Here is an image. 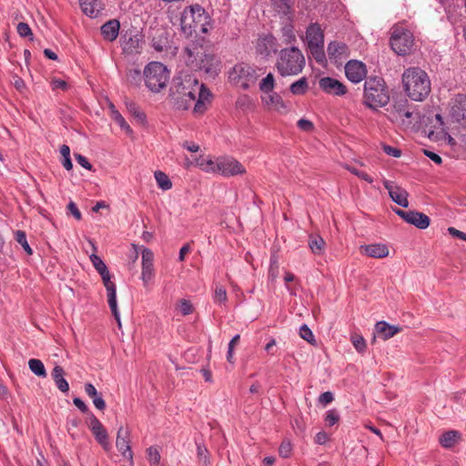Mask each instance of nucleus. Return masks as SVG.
<instances>
[{
	"label": "nucleus",
	"instance_id": "f257e3e1",
	"mask_svg": "<svg viewBox=\"0 0 466 466\" xmlns=\"http://www.w3.org/2000/svg\"><path fill=\"white\" fill-rule=\"evenodd\" d=\"M198 79L189 75L173 77L169 87V100L177 110H187L196 101Z\"/></svg>",
	"mask_w": 466,
	"mask_h": 466
},
{
	"label": "nucleus",
	"instance_id": "f03ea898",
	"mask_svg": "<svg viewBox=\"0 0 466 466\" xmlns=\"http://www.w3.org/2000/svg\"><path fill=\"white\" fill-rule=\"evenodd\" d=\"M184 58L187 66L194 71L204 72L211 77L218 75L221 60L214 54L207 53L203 46L191 43L184 48Z\"/></svg>",
	"mask_w": 466,
	"mask_h": 466
},
{
	"label": "nucleus",
	"instance_id": "7ed1b4c3",
	"mask_svg": "<svg viewBox=\"0 0 466 466\" xmlns=\"http://www.w3.org/2000/svg\"><path fill=\"white\" fill-rule=\"evenodd\" d=\"M402 83L407 96L414 101H423L431 93V80L420 67H409L402 74Z\"/></svg>",
	"mask_w": 466,
	"mask_h": 466
},
{
	"label": "nucleus",
	"instance_id": "20e7f679",
	"mask_svg": "<svg viewBox=\"0 0 466 466\" xmlns=\"http://www.w3.org/2000/svg\"><path fill=\"white\" fill-rule=\"evenodd\" d=\"M305 64L302 52L298 47L292 46L279 51L275 66L278 73L286 77L301 73Z\"/></svg>",
	"mask_w": 466,
	"mask_h": 466
},
{
	"label": "nucleus",
	"instance_id": "39448f33",
	"mask_svg": "<svg viewBox=\"0 0 466 466\" xmlns=\"http://www.w3.org/2000/svg\"><path fill=\"white\" fill-rule=\"evenodd\" d=\"M390 101L389 89L383 78L369 77L364 83L363 104L372 109L385 106Z\"/></svg>",
	"mask_w": 466,
	"mask_h": 466
},
{
	"label": "nucleus",
	"instance_id": "423d86ee",
	"mask_svg": "<svg viewBox=\"0 0 466 466\" xmlns=\"http://www.w3.org/2000/svg\"><path fill=\"white\" fill-rule=\"evenodd\" d=\"M146 86L153 93H158L167 86L170 71L161 62L148 63L143 71Z\"/></svg>",
	"mask_w": 466,
	"mask_h": 466
},
{
	"label": "nucleus",
	"instance_id": "0eeeda50",
	"mask_svg": "<svg viewBox=\"0 0 466 466\" xmlns=\"http://www.w3.org/2000/svg\"><path fill=\"white\" fill-rule=\"evenodd\" d=\"M258 76L254 66L243 62L236 64L228 72L229 82L243 90H248L250 85L255 84Z\"/></svg>",
	"mask_w": 466,
	"mask_h": 466
},
{
	"label": "nucleus",
	"instance_id": "6e6552de",
	"mask_svg": "<svg viewBox=\"0 0 466 466\" xmlns=\"http://www.w3.org/2000/svg\"><path fill=\"white\" fill-rule=\"evenodd\" d=\"M391 49L398 56H406L410 53L414 45L413 34L403 27H395L390 38Z\"/></svg>",
	"mask_w": 466,
	"mask_h": 466
},
{
	"label": "nucleus",
	"instance_id": "1a4fd4ad",
	"mask_svg": "<svg viewBox=\"0 0 466 466\" xmlns=\"http://www.w3.org/2000/svg\"><path fill=\"white\" fill-rule=\"evenodd\" d=\"M103 281V284L106 289L107 293V302L108 306L110 308V310L115 318V319L117 321L118 326H121L120 323V317L119 312L117 309V302H116V286L114 281L111 280V274L107 269H106L103 272L99 273Z\"/></svg>",
	"mask_w": 466,
	"mask_h": 466
},
{
	"label": "nucleus",
	"instance_id": "9d476101",
	"mask_svg": "<svg viewBox=\"0 0 466 466\" xmlns=\"http://www.w3.org/2000/svg\"><path fill=\"white\" fill-rule=\"evenodd\" d=\"M393 211L396 215L401 218L405 222L415 226L420 229L427 228L431 224L430 218L420 211L416 210H402L400 208H393Z\"/></svg>",
	"mask_w": 466,
	"mask_h": 466
},
{
	"label": "nucleus",
	"instance_id": "9b49d317",
	"mask_svg": "<svg viewBox=\"0 0 466 466\" xmlns=\"http://www.w3.org/2000/svg\"><path fill=\"white\" fill-rule=\"evenodd\" d=\"M327 53L329 61L337 66H342L350 55L348 45L339 41H332L329 43Z\"/></svg>",
	"mask_w": 466,
	"mask_h": 466
},
{
	"label": "nucleus",
	"instance_id": "f8f14e48",
	"mask_svg": "<svg viewBox=\"0 0 466 466\" xmlns=\"http://www.w3.org/2000/svg\"><path fill=\"white\" fill-rule=\"evenodd\" d=\"M88 427L94 435L96 441L103 447L105 451H109L110 442L106 429L102 422L95 416L94 413L89 415Z\"/></svg>",
	"mask_w": 466,
	"mask_h": 466
},
{
	"label": "nucleus",
	"instance_id": "ddd939ff",
	"mask_svg": "<svg viewBox=\"0 0 466 466\" xmlns=\"http://www.w3.org/2000/svg\"><path fill=\"white\" fill-rule=\"evenodd\" d=\"M123 52L127 55L139 54L143 42V35L133 31H127L121 36Z\"/></svg>",
	"mask_w": 466,
	"mask_h": 466
},
{
	"label": "nucleus",
	"instance_id": "4468645a",
	"mask_svg": "<svg viewBox=\"0 0 466 466\" xmlns=\"http://www.w3.org/2000/svg\"><path fill=\"white\" fill-rule=\"evenodd\" d=\"M218 172L225 177H232L246 173L243 165L233 157L218 158Z\"/></svg>",
	"mask_w": 466,
	"mask_h": 466
},
{
	"label": "nucleus",
	"instance_id": "2eb2a0df",
	"mask_svg": "<svg viewBox=\"0 0 466 466\" xmlns=\"http://www.w3.org/2000/svg\"><path fill=\"white\" fill-rule=\"evenodd\" d=\"M345 74L350 82L358 84L367 76L366 65L359 60H350L345 65Z\"/></svg>",
	"mask_w": 466,
	"mask_h": 466
},
{
	"label": "nucleus",
	"instance_id": "dca6fc26",
	"mask_svg": "<svg viewBox=\"0 0 466 466\" xmlns=\"http://www.w3.org/2000/svg\"><path fill=\"white\" fill-rule=\"evenodd\" d=\"M155 276L154 269V253L148 248L142 250V272L141 279L145 287L153 279Z\"/></svg>",
	"mask_w": 466,
	"mask_h": 466
},
{
	"label": "nucleus",
	"instance_id": "f3484780",
	"mask_svg": "<svg viewBox=\"0 0 466 466\" xmlns=\"http://www.w3.org/2000/svg\"><path fill=\"white\" fill-rule=\"evenodd\" d=\"M116 446L125 458L130 462H133V452L130 447V431L127 428H124L123 426L119 427L116 433Z\"/></svg>",
	"mask_w": 466,
	"mask_h": 466
},
{
	"label": "nucleus",
	"instance_id": "a211bd4d",
	"mask_svg": "<svg viewBox=\"0 0 466 466\" xmlns=\"http://www.w3.org/2000/svg\"><path fill=\"white\" fill-rule=\"evenodd\" d=\"M188 12L192 15L194 18V23L196 25L197 29H199L202 33L208 32V25L210 24V16L208 12L203 8L200 5L195 4L189 6H187Z\"/></svg>",
	"mask_w": 466,
	"mask_h": 466
},
{
	"label": "nucleus",
	"instance_id": "6ab92c4d",
	"mask_svg": "<svg viewBox=\"0 0 466 466\" xmlns=\"http://www.w3.org/2000/svg\"><path fill=\"white\" fill-rule=\"evenodd\" d=\"M319 88L329 95L344 96L348 89L346 86L336 78L325 76L319 79Z\"/></svg>",
	"mask_w": 466,
	"mask_h": 466
},
{
	"label": "nucleus",
	"instance_id": "aec40b11",
	"mask_svg": "<svg viewBox=\"0 0 466 466\" xmlns=\"http://www.w3.org/2000/svg\"><path fill=\"white\" fill-rule=\"evenodd\" d=\"M383 185L384 187L388 190L392 201L401 206L402 208L409 207V193L407 192V190L400 187V186L393 185L392 182L388 180L384 181Z\"/></svg>",
	"mask_w": 466,
	"mask_h": 466
},
{
	"label": "nucleus",
	"instance_id": "412c9836",
	"mask_svg": "<svg viewBox=\"0 0 466 466\" xmlns=\"http://www.w3.org/2000/svg\"><path fill=\"white\" fill-rule=\"evenodd\" d=\"M452 117L466 127V95H458L451 108Z\"/></svg>",
	"mask_w": 466,
	"mask_h": 466
},
{
	"label": "nucleus",
	"instance_id": "4be33fe9",
	"mask_svg": "<svg viewBox=\"0 0 466 466\" xmlns=\"http://www.w3.org/2000/svg\"><path fill=\"white\" fill-rule=\"evenodd\" d=\"M360 249L362 254L374 258H386L390 252L388 246L382 243L361 245Z\"/></svg>",
	"mask_w": 466,
	"mask_h": 466
},
{
	"label": "nucleus",
	"instance_id": "5701e85b",
	"mask_svg": "<svg viewBox=\"0 0 466 466\" xmlns=\"http://www.w3.org/2000/svg\"><path fill=\"white\" fill-rule=\"evenodd\" d=\"M82 12L89 17H97L105 8L104 0H79Z\"/></svg>",
	"mask_w": 466,
	"mask_h": 466
},
{
	"label": "nucleus",
	"instance_id": "b1692460",
	"mask_svg": "<svg viewBox=\"0 0 466 466\" xmlns=\"http://www.w3.org/2000/svg\"><path fill=\"white\" fill-rule=\"evenodd\" d=\"M262 101L265 102L266 106H268L270 109H273L279 114H287L289 111L287 103L277 92H270L268 94L267 98L262 97Z\"/></svg>",
	"mask_w": 466,
	"mask_h": 466
},
{
	"label": "nucleus",
	"instance_id": "393cba45",
	"mask_svg": "<svg viewBox=\"0 0 466 466\" xmlns=\"http://www.w3.org/2000/svg\"><path fill=\"white\" fill-rule=\"evenodd\" d=\"M257 52L264 56H268L271 53H277L278 48L276 38L271 35L259 38L257 45Z\"/></svg>",
	"mask_w": 466,
	"mask_h": 466
},
{
	"label": "nucleus",
	"instance_id": "a878e982",
	"mask_svg": "<svg viewBox=\"0 0 466 466\" xmlns=\"http://www.w3.org/2000/svg\"><path fill=\"white\" fill-rule=\"evenodd\" d=\"M306 36L309 46H319V44H324L323 31L318 23H311L308 26Z\"/></svg>",
	"mask_w": 466,
	"mask_h": 466
},
{
	"label": "nucleus",
	"instance_id": "bb28decb",
	"mask_svg": "<svg viewBox=\"0 0 466 466\" xmlns=\"http://www.w3.org/2000/svg\"><path fill=\"white\" fill-rule=\"evenodd\" d=\"M180 30L181 33L186 36L189 37L194 32H197V27L194 23L192 15L188 12L187 7H185L180 16Z\"/></svg>",
	"mask_w": 466,
	"mask_h": 466
},
{
	"label": "nucleus",
	"instance_id": "cd10ccee",
	"mask_svg": "<svg viewBox=\"0 0 466 466\" xmlns=\"http://www.w3.org/2000/svg\"><path fill=\"white\" fill-rule=\"evenodd\" d=\"M120 24L117 20L112 19L101 26V35L106 41H114L119 33Z\"/></svg>",
	"mask_w": 466,
	"mask_h": 466
},
{
	"label": "nucleus",
	"instance_id": "c85d7f7f",
	"mask_svg": "<svg viewBox=\"0 0 466 466\" xmlns=\"http://www.w3.org/2000/svg\"><path fill=\"white\" fill-rule=\"evenodd\" d=\"M198 97L196 96V101L194 104V112L196 113H203L205 110V101H207L209 96H211V93L209 89L204 85L198 82Z\"/></svg>",
	"mask_w": 466,
	"mask_h": 466
},
{
	"label": "nucleus",
	"instance_id": "c756f323",
	"mask_svg": "<svg viewBox=\"0 0 466 466\" xmlns=\"http://www.w3.org/2000/svg\"><path fill=\"white\" fill-rule=\"evenodd\" d=\"M376 331L382 337L383 339H389L400 331V328L390 325L388 322L381 320L375 325Z\"/></svg>",
	"mask_w": 466,
	"mask_h": 466
},
{
	"label": "nucleus",
	"instance_id": "7c9ffc66",
	"mask_svg": "<svg viewBox=\"0 0 466 466\" xmlns=\"http://www.w3.org/2000/svg\"><path fill=\"white\" fill-rule=\"evenodd\" d=\"M65 370L64 369L56 365L54 367L51 376L56 385V387L62 391V392H67L69 390V384L67 380L64 378Z\"/></svg>",
	"mask_w": 466,
	"mask_h": 466
},
{
	"label": "nucleus",
	"instance_id": "2f4dec72",
	"mask_svg": "<svg viewBox=\"0 0 466 466\" xmlns=\"http://www.w3.org/2000/svg\"><path fill=\"white\" fill-rule=\"evenodd\" d=\"M460 439L461 433L458 431H448L441 435L439 441L443 448L451 449L455 446Z\"/></svg>",
	"mask_w": 466,
	"mask_h": 466
},
{
	"label": "nucleus",
	"instance_id": "473e14b6",
	"mask_svg": "<svg viewBox=\"0 0 466 466\" xmlns=\"http://www.w3.org/2000/svg\"><path fill=\"white\" fill-rule=\"evenodd\" d=\"M111 117L120 127L122 130L126 132L127 136H132L133 130L127 122L125 120L123 116L116 109L113 104H110Z\"/></svg>",
	"mask_w": 466,
	"mask_h": 466
},
{
	"label": "nucleus",
	"instance_id": "72a5a7b5",
	"mask_svg": "<svg viewBox=\"0 0 466 466\" xmlns=\"http://www.w3.org/2000/svg\"><path fill=\"white\" fill-rule=\"evenodd\" d=\"M421 117L419 112L411 110L410 106L399 116V120H401L403 125L410 127L415 123H420Z\"/></svg>",
	"mask_w": 466,
	"mask_h": 466
},
{
	"label": "nucleus",
	"instance_id": "f704fd0d",
	"mask_svg": "<svg viewBox=\"0 0 466 466\" xmlns=\"http://www.w3.org/2000/svg\"><path fill=\"white\" fill-rule=\"evenodd\" d=\"M309 248L315 255H321L324 252L325 241L319 235H309Z\"/></svg>",
	"mask_w": 466,
	"mask_h": 466
},
{
	"label": "nucleus",
	"instance_id": "c9c22d12",
	"mask_svg": "<svg viewBox=\"0 0 466 466\" xmlns=\"http://www.w3.org/2000/svg\"><path fill=\"white\" fill-rule=\"evenodd\" d=\"M295 3V0H275L274 5L276 10L285 15V16H290L293 15V5Z\"/></svg>",
	"mask_w": 466,
	"mask_h": 466
},
{
	"label": "nucleus",
	"instance_id": "e433bc0d",
	"mask_svg": "<svg viewBox=\"0 0 466 466\" xmlns=\"http://www.w3.org/2000/svg\"><path fill=\"white\" fill-rule=\"evenodd\" d=\"M308 90H309V82L305 76L295 81L289 86V91L291 92V94H293L295 96H303L308 92Z\"/></svg>",
	"mask_w": 466,
	"mask_h": 466
},
{
	"label": "nucleus",
	"instance_id": "4c0bfd02",
	"mask_svg": "<svg viewBox=\"0 0 466 466\" xmlns=\"http://www.w3.org/2000/svg\"><path fill=\"white\" fill-rule=\"evenodd\" d=\"M409 107H410V105H409L407 98L400 97V98L394 99L393 111L391 113L394 119L399 120V116Z\"/></svg>",
	"mask_w": 466,
	"mask_h": 466
},
{
	"label": "nucleus",
	"instance_id": "58836bf2",
	"mask_svg": "<svg viewBox=\"0 0 466 466\" xmlns=\"http://www.w3.org/2000/svg\"><path fill=\"white\" fill-rule=\"evenodd\" d=\"M276 86L275 77L272 73H268L259 82V90L264 94H269L274 91Z\"/></svg>",
	"mask_w": 466,
	"mask_h": 466
},
{
	"label": "nucleus",
	"instance_id": "ea45409f",
	"mask_svg": "<svg viewBox=\"0 0 466 466\" xmlns=\"http://www.w3.org/2000/svg\"><path fill=\"white\" fill-rule=\"evenodd\" d=\"M30 370L38 377L46 378V370L44 363L37 359H30L28 361Z\"/></svg>",
	"mask_w": 466,
	"mask_h": 466
},
{
	"label": "nucleus",
	"instance_id": "a19ab883",
	"mask_svg": "<svg viewBox=\"0 0 466 466\" xmlns=\"http://www.w3.org/2000/svg\"><path fill=\"white\" fill-rule=\"evenodd\" d=\"M14 238L17 243H19L22 246L23 249L28 256H31L33 254V249L31 248L30 245L27 242L26 234L25 231L20 229L15 231Z\"/></svg>",
	"mask_w": 466,
	"mask_h": 466
},
{
	"label": "nucleus",
	"instance_id": "79ce46f5",
	"mask_svg": "<svg viewBox=\"0 0 466 466\" xmlns=\"http://www.w3.org/2000/svg\"><path fill=\"white\" fill-rule=\"evenodd\" d=\"M155 178L159 188L168 190L172 187V182L166 173L157 170L155 172Z\"/></svg>",
	"mask_w": 466,
	"mask_h": 466
},
{
	"label": "nucleus",
	"instance_id": "37998d69",
	"mask_svg": "<svg viewBox=\"0 0 466 466\" xmlns=\"http://www.w3.org/2000/svg\"><path fill=\"white\" fill-rule=\"evenodd\" d=\"M126 106H127V110L129 111V113L131 115H133L136 118H137L141 122L146 121L147 116H146L145 113H143L140 110V108L137 105V103H135L133 101H127V102H126Z\"/></svg>",
	"mask_w": 466,
	"mask_h": 466
},
{
	"label": "nucleus",
	"instance_id": "c03bdc74",
	"mask_svg": "<svg viewBox=\"0 0 466 466\" xmlns=\"http://www.w3.org/2000/svg\"><path fill=\"white\" fill-rule=\"evenodd\" d=\"M197 456L200 462H202L205 466L210 465L209 460V452L208 449L199 443L197 444Z\"/></svg>",
	"mask_w": 466,
	"mask_h": 466
},
{
	"label": "nucleus",
	"instance_id": "a18cd8bd",
	"mask_svg": "<svg viewBox=\"0 0 466 466\" xmlns=\"http://www.w3.org/2000/svg\"><path fill=\"white\" fill-rule=\"evenodd\" d=\"M177 307L183 316H187L194 312V307L192 303L186 299H179L177 301Z\"/></svg>",
	"mask_w": 466,
	"mask_h": 466
},
{
	"label": "nucleus",
	"instance_id": "49530a36",
	"mask_svg": "<svg viewBox=\"0 0 466 466\" xmlns=\"http://www.w3.org/2000/svg\"><path fill=\"white\" fill-rule=\"evenodd\" d=\"M427 120L430 121L431 123L436 121V124H433V128L436 130L437 134L444 132V120L441 114L428 116Z\"/></svg>",
	"mask_w": 466,
	"mask_h": 466
},
{
	"label": "nucleus",
	"instance_id": "de8ad7c7",
	"mask_svg": "<svg viewBox=\"0 0 466 466\" xmlns=\"http://www.w3.org/2000/svg\"><path fill=\"white\" fill-rule=\"evenodd\" d=\"M323 46L324 44H319V46H309L311 55L318 63H322L325 59Z\"/></svg>",
	"mask_w": 466,
	"mask_h": 466
},
{
	"label": "nucleus",
	"instance_id": "09e8293b",
	"mask_svg": "<svg viewBox=\"0 0 466 466\" xmlns=\"http://www.w3.org/2000/svg\"><path fill=\"white\" fill-rule=\"evenodd\" d=\"M350 340L358 352L362 353L366 350V341L361 335L354 334Z\"/></svg>",
	"mask_w": 466,
	"mask_h": 466
},
{
	"label": "nucleus",
	"instance_id": "8fccbe9b",
	"mask_svg": "<svg viewBox=\"0 0 466 466\" xmlns=\"http://www.w3.org/2000/svg\"><path fill=\"white\" fill-rule=\"evenodd\" d=\"M299 335H300V337L303 339H305L309 343H310L312 345L316 344V340H315L314 335H313L311 329L306 324H303L300 327V329H299Z\"/></svg>",
	"mask_w": 466,
	"mask_h": 466
},
{
	"label": "nucleus",
	"instance_id": "3c124183",
	"mask_svg": "<svg viewBox=\"0 0 466 466\" xmlns=\"http://www.w3.org/2000/svg\"><path fill=\"white\" fill-rule=\"evenodd\" d=\"M282 35L284 37L285 44H290L294 41H296V35L293 32V25H286L282 28Z\"/></svg>",
	"mask_w": 466,
	"mask_h": 466
},
{
	"label": "nucleus",
	"instance_id": "603ef678",
	"mask_svg": "<svg viewBox=\"0 0 466 466\" xmlns=\"http://www.w3.org/2000/svg\"><path fill=\"white\" fill-rule=\"evenodd\" d=\"M16 30L21 37H29L33 40V32L28 24L24 22L18 23Z\"/></svg>",
	"mask_w": 466,
	"mask_h": 466
},
{
	"label": "nucleus",
	"instance_id": "864d4df0",
	"mask_svg": "<svg viewBox=\"0 0 466 466\" xmlns=\"http://www.w3.org/2000/svg\"><path fill=\"white\" fill-rule=\"evenodd\" d=\"M324 420L328 426L331 427L339 420V415L335 409L329 410L326 412Z\"/></svg>",
	"mask_w": 466,
	"mask_h": 466
},
{
	"label": "nucleus",
	"instance_id": "5fc2aeb1",
	"mask_svg": "<svg viewBox=\"0 0 466 466\" xmlns=\"http://www.w3.org/2000/svg\"><path fill=\"white\" fill-rule=\"evenodd\" d=\"M227 290L223 286H217L214 293V301L216 303H225L227 301Z\"/></svg>",
	"mask_w": 466,
	"mask_h": 466
},
{
	"label": "nucleus",
	"instance_id": "6e6d98bb",
	"mask_svg": "<svg viewBox=\"0 0 466 466\" xmlns=\"http://www.w3.org/2000/svg\"><path fill=\"white\" fill-rule=\"evenodd\" d=\"M147 453L151 464H159L161 456L157 448L151 446L147 450Z\"/></svg>",
	"mask_w": 466,
	"mask_h": 466
},
{
	"label": "nucleus",
	"instance_id": "4d7b16f0",
	"mask_svg": "<svg viewBox=\"0 0 466 466\" xmlns=\"http://www.w3.org/2000/svg\"><path fill=\"white\" fill-rule=\"evenodd\" d=\"M90 260L94 266V268L96 269V271L98 273L100 272H103L105 271L106 269H107V267L106 265L105 264V262L101 259L100 257H98L97 255H95V254H92L90 256Z\"/></svg>",
	"mask_w": 466,
	"mask_h": 466
},
{
	"label": "nucleus",
	"instance_id": "13d9d810",
	"mask_svg": "<svg viewBox=\"0 0 466 466\" xmlns=\"http://www.w3.org/2000/svg\"><path fill=\"white\" fill-rule=\"evenodd\" d=\"M127 77L131 84H137L141 80V72L135 68L129 69Z\"/></svg>",
	"mask_w": 466,
	"mask_h": 466
},
{
	"label": "nucleus",
	"instance_id": "bf43d9fd",
	"mask_svg": "<svg viewBox=\"0 0 466 466\" xmlns=\"http://www.w3.org/2000/svg\"><path fill=\"white\" fill-rule=\"evenodd\" d=\"M334 400V395L331 391H325L321 393L318 399V401L322 406H326Z\"/></svg>",
	"mask_w": 466,
	"mask_h": 466
},
{
	"label": "nucleus",
	"instance_id": "052dcab7",
	"mask_svg": "<svg viewBox=\"0 0 466 466\" xmlns=\"http://www.w3.org/2000/svg\"><path fill=\"white\" fill-rule=\"evenodd\" d=\"M297 126L300 130H303L306 132H310L314 129L313 123L310 120H308L305 118L299 119L297 123Z\"/></svg>",
	"mask_w": 466,
	"mask_h": 466
},
{
	"label": "nucleus",
	"instance_id": "680f3d73",
	"mask_svg": "<svg viewBox=\"0 0 466 466\" xmlns=\"http://www.w3.org/2000/svg\"><path fill=\"white\" fill-rule=\"evenodd\" d=\"M95 407L99 410H104L106 407V401L102 398V394L97 392L95 397H91Z\"/></svg>",
	"mask_w": 466,
	"mask_h": 466
},
{
	"label": "nucleus",
	"instance_id": "e2e57ef3",
	"mask_svg": "<svg viewBox=\"0 0 466 466\" xmlns=\"http://www.w3.org/2000/svg\"><path fill=\"white\" fill-rule=\"evenodd\" d=\"M75 157L76 162L84 168L87 170L93 169V166L89 163L88 159L85 156L81 154H75Z\"/></svg>",
	"mask_w": 466,
	"mask_h": 466
},
{
	"label": "nucleus",
	"instance_id": "0e129e2a",
	"mask_svg": "<svg viewBox=\"0 0 466 466\" xmlns=\"http://www.w3.org/2000/svg\"><path fill=\"white\" fill-rule=\"evenodd\" d=\"M73 403L75 404L76 407H77V409H79V410L83 413H86V414H88V416L90 415V413H92L88 407L86 406V404L78 397H76L73 399Z\"/></svg>",
	"mask_w": 466,
	"mask_h": 466
},
{
	"label": "nucleus",
	"instance_id": "69168bd1",
	"mask_svg": "<svg viewBox=\"0 0 466 466\" xmlns=\"http://www.w3.org/2000/svg\"><path fill=\"white\" fill-rule=\"evenodd\" d=\"M203 171L206 172H218V159L217 161H214L212 159H208L207 162H205V166L203 167Z\"/></svg>",
	"mask_w": 466,
	"mask_h": 466
},
{
	"label": "nucleus",
	"instance_id": "338daca9",
	"mask_svg": "<svg viewBox=\"0 0 466 466\" xmlns=\"http://www.w3.org/2000/svg\"><path fill=\"white\" fill-rule=\"evenodd\" d=\"M279 455L282 458H289L291 454V445L289 442H282L279 449Z\"/></svg>",
	"mask_w": 466,
	"mask_h": 466
},
{
	"label": "nucleus",
	"instance_id": "774afa93",
	"mask_svg": "<svg viewBox=\"0 0 466 466\" xmlns=\"http://www.w3.org/2000/svg\"><path fill=\"white\" fill-rule=\"evenodd\" d=\"M383 151L388 156H390V157H400L401 156V150L400 149H399L397 147H391L390 145H384L383 146Z\"/></svg>",
	"mask_w": 466,
	"mask_h": 466
}]
</instances>
